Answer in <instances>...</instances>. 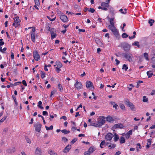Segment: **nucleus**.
Returning <instances> with one entry per match:
<instances>
[{"label": "nucleus", "instance_id": "obj_46", "mask_svg": "<svg viewBox=\"0 0 155 155\" xmlns=\"http://www.w3.org/2000/svg\"><path fill=\"white\" fill-rule=\"evenodd\" d=\"M35 5L37 6H39L40 5L39 0H34Z\"/></svg>", "mask_w": 155, "mask_h": 155}, {"label": "nucleus", "instance_id": "obj_21", "mask_svg": "<svg viewBox=\"0 0 155 155\" xmlns=\"http://www.w3.org/2000/svg\"><path fill=\"white\" fill-rule=\"evenodd\" d=\"M51 39L55 38L57 36L56 34L51 31Z\"/></svg>", "mask_w": 155, "mask_h": 155}, {"label": "nucleus", "instance_id": "obj_18", "mask_svg": "<svg viewBox=\"0 0 155 155\" xmlns=\"http://www.w3.org/2000/svg\"><path fill=\"white\" fill-rule=\"evenodd\" d=\"M86 87L87 88L90 87H94L92 83L90 81L86 82Z\"/></svg>", "mask_w": 155, "mask_h": 155}, {"label": "nucleus", "instance_id": "obj_2", "mask_svg": "<svg viewBox=\"0 0 155 155\" xmlns=\"http://www.w3.org/2000/svg\"><path fill=\"white\" fill-rule=\"evenodd\" d=\"M125 104L127 105L128 106L130 107L131 110L133 111L135 110V108L134 105L133 104L130 102L129 100L128 99H126L124 100Z\"/></svg>", "mask_w": 155, "mask_h": 155}, {"label": "nucleus", "instance_id": "obj_30", "mask_svg": "<svg viewBox=\"0 0 155 155\" xmlns=\"http://www.w3.org/2000/svg\"><path fill=\"white\" fill-rule=\"evenodd\" d=\"M132 45L133 46L134 45L137 46L139 48L140 47V45H139V42L137 41H135L134 43L132 44Z\"/></svg>", "mask_w": 155, "mask_h": 155}, {"label": "nucleus", "instance_id": "obj_24", "mask_svg": "<svg viewBox=\"0 0 155 155\" xmlns=\"http://www.w3.org/2000/svg\"><path fill=\"white\" fill-rule=\"evenodd\" d=\"M147 75L148 76V78H151L152 75H153V73H152L151 71H148L147 72Z\"/></svg>", "mask_w": 155, "mask_h": 155}, {"label": "nucleus", "instance_id": "obj_36", "mask_svg": "<svg viewBox=\"0 0 155 155\" xmlns=\"http://www.w3.org/2000/svg\"><path fill=\"white\" fill-rule=\"evenodd\" d=\"M45 127L46 130H52L53 128V126L52 125H51L49 127H48L47 126H45Z\"/></svg>", "mask_w": 155, "mask_h": 155}, {"label": "nucleus", "instance_id": "obj_41", "mask_svg": "<svg viewBox=\"0 0 155 155\" xmlns=\"http://www.w3.org/2000/svg\"><path fill=\"white\" fill-rule=\"evenodd\" d=\"M41 78H42L43 79L45 78V73L43 71H41Z\"/></svg>", "mask_w": 155, "mask_h": 155}, {"label": "nucleus", "instance_id": "obj_5", "mask_svg": "<svg viewBox=\"0 0 155 155\" xmlns=\"http://www.w3.org/2000/svg\"><path fill=\"white\" fill-rule=\"evenodd\" d=\"M35 28H32V31L31 32V37L32 41L34 42L35 41Z\"/></svg>", "mask_w": 155, "mask_h": 155}, {"label": "nucleus", "instance_id": "obj_22", "mask_svg": "<svg viewBox=\"0 0 155 155\" xmlns=\"http://www.w3.org/2000/svg\"><path fill=\"white\" fill-rule=\"evenodd\" d=\"M56 65L59 68H61L62 67V64L59 61H57L56 62Z\"/></svg>", "mask_w": 155, "mask_h": 155}, {"label": "nucleus", "instance_id": "obj_8", "mask_svg": "<svg viewBox=\"0 0 155 155\" xmlns=\"http://www.w3.org/2000/svg\"><path fill=\"white\" fill-rule=\"evenodd\" d=\"M33 56L35 60L36 61H38L40 58V56L38 54L37 51H33Z\"/></svg>", "mask_w": 155, "mask_h": 155}, {"label": "nucleus", "instance_id": "obj_15", "mask_svg": "<svg viewBox=\"0 0 155 155\" xmlns=\"http://www.w3.org/2000/svg\"><path fill=\"white\" fill-rule=\"evenodd\" d=\"M15 150V148L14 147L10 148L6 150V152L8 153H14Z\"/></svg>", "mask_w": 155, "mask_h": 155}, {"label": "nucleus", "instance_id": "obj_52", "mask_svg": "<svg viewBox=\"0 0 155 155\" xmlns=\"http://www.w3.org/2000/svg\"><path fill=\"white\" fill-rule=\"evenodd\" d=\"M95 11V9L93 8H90L89 9L88 11L89 12H91L92 13H94Z\"/></svg>", "mask_w": 155, "mask_h": 155}, {"label": "nucleus", "instance_id": "obj_11", "mask_svg": "<svg viewBox=\"0 0 155 155\" xmlns=\"http://www.w3.org/2000/svg\"><path fill=\"white\" fill-rule=\"evenodd\" d=\"M61 20L64 22H66L68 21V18L67 16L65 15H61L60 16V17Z\"/></svg>", "mask_w": 155, "mask_h": 155}, {"label": "nucleus", "instance_id": "obj_39", "mask_svg": "<svg viewBox=\"0 0 155 155\" xmlns=\"http://www.w3.org/2000/svg\"><path fill=\"white\" fill-rule=\"evenodd\" d=\"M20 23H18L17 22H14L12 24V25L14 26L15 28H17L20 26Z\"/></svg>", "mask_w": 155, "mask_h": 155}, {"label": "nucleus", "instance_id": "obj_60", "mask_svg": "<svg viewBox=\"0 0 155 155\" xmlns=\"http://www.w3.org/2000/svg\"><path fill=\"white\" fill-rule=\"evenodd\" d=\"M11 57L12 59H14V54L13 52H11Z\"/></svg>", "mask_w": 155, "mask_h": 155}, {"label": "nucleus", "instance_id": "obj_29", "mask_svg": "<svg viewBox=\"0 0 155 155\" xmlns=\"http://www.w3.org/2000/svg\"><path fill=\"white\" fill-rule=\"evenodd\" d=\"M61 132L64 134H67L70 132V131L67 130L66 129L62 130H61Z\"/></svg>", "mask_w": 155, "mask_h": 155}, {"label": "nucleus", "instance_id": "obj_9", "mask_svg": "<svg viewBox=\"0 0 155 155\" xmlns=\"http://www.w3.org/2000/svg\"><path fill=\"white\" fill-rule=\"evenodd\" d=\"M113 135L110 133H108L105 135V139L107 141H110L113 137Z\"/></svg>", "mask_w": 155, "mask_h": 155}, {"label": "nucleus", "instance_id": "obj_51", "mask_svg": "<svg viewBox=\"0 0 155 155\" xmlns=\"http://www.w3.org/2000/svg\"><path fill=\"white\" fill-rule=\"evenodd\" d=\"M47 18L51 21H54L56 18V17H55L54 18H51L49 16H47Z\"/></svg>", "mask_w": 155, "mask_h": 155}, {"label": "nucleus", "instance_id": "obj_40", "mask_svg": "<svg viewBox=\"0 0 155 155\" xmlns=\"http://www.w3.org/2000/svg\"><path fill=\"white\" fill-rule=\"evenodd\" d=\"M148 101V98L147 97L145 96H143V102H147Z\"/></svg>", "mask_w": 155, "mask_h": 155}, {"label": "nucleus", "instance_id": "obj_64", "mask_svg": "<svg viewBox=\"0 0 155 155\" xmlns=\"http://www.w3.org/2000/svg\"><path fill=\"white\" fill-rule=\"evenodd\" d=\"M155 94V90H153L150 93V94L151 95H153Z\"/></svg>", "mask_w": 155, "mask_h": 155}, {"label": "nucleus", "instance_id": "obj_3", "mask_svg": "<svg viewBox=\"0 0 155 155\" xmlns=\"http://www.w3.org/2000/svg\"><path fill=\"white\" fill-rule=\"evenodd\" d=\"M104 117V116L100 117L98 119L97 122L99 127L101 126L105 123Z\"/></svg>", "mask_w": 155, "mask_h": 155}, {"label": "nucleus", "instance_id": "obj_57", "mask_svg": "<svg viewBox=\"0 0 155 155\" xmlns=\"http://www.w3.org/2000/svg\"><path fill=\"white\" fill-rule=\"evenodd\" d=\"M60 68H59L58 67H56L55 68V71L58 72L59 73V72L61 71V70L60 69Z\"/></svg>", "mask_w": 155, "mask_h": 155}, {"label": "nucleus", "instance_id": "obj_63", "mask_svg": "<svg viewBox=\"0 0 155 155\" xmlns=\"http://www.w3.org/2000/svg\"><path fill=\"white\" fill-rule=\"evenodd\" d=\"M151 61L152 63H155V57H153L152 58Z\"/></svg>", "mask_w": 155, "mask_h": 155}, {"label": "nucleus", "instance_id": "obj_13", "mask_svg": "<svg viewBox=\"0 0 155 155\" xmlns=\"http://www.w3.org/2000/svg\"><path fill=\"white\" fill-rule=\"evenodd\" d=\"M124 127L123 125L122 124H115L113 127V128L114 129H121Z\"/></svg>", "mask_w": 155, "mask_h": 155}, {"label": "nucleus", "instance_id": "obj_49", "mask_svg": "<svg viewBox=\"0 0 155 155\" xmlns=\"http://www.w3.org/2000/svg\"><path fill=\"white\" fill-rule=\"evenodd\" d=\"M108 8L110 10V11L112 13H114V11L113 8L109 6Z\"/></svg>", "mask_w": 155, "mask_h": 155}, {"label": "nucleus", "instance_id": "obj_19", "mask_svg": "<svg viewBox=\"0 0 155 155\" xmlns=\"http://www.w3.org/2000/svg\"><path fill=\"white\" fill-rule=\"evenodd\" d=\"M106 120L109 122H113L114 121L113 118L110 116H108L106 117Z\"/></svg>", "mask_w": 155, "mask_h": 155}, {"label": "nucleus", "instance_id": "obj_50", "mask_svg": "<svg viewBox=\"0 0 155 155\" xmlns=\"http://www.w3.org/2000/svg\"><path fill=\"white\" fill-rule=\"evenodd\" d=\"M7 118V116H4V117L2 119H1V120H0V122H1V123L3 122Z\"/></svg>", "mask_w": 155, "mask_h": 155}, {"label": "nucleus", "instance_id": "obj_6", "mask_svg": "<svg viewBox=\"0 0 155 155\" xmlns=\"http://www.w3.org/2000/svg\"><path fill=\"white\" fill-rule=\"evenodd\" d=\"M41 126V124L39 122H38L34 125L36 131L38 132H39L40 131Z\"/></svg>", "mask_w": 155, "mask_h": 155}, {"label": "nucleus", "instance_id": "obj_37", "mask_svg": "<svg viewBox=\"0 0 155 155\" xmlns=\"http://www.w3.org/2000/svg\"><path fill=\"white\" fill-rule=\"evenodd\" d=\"M122 69H124L125 71H126L128 69V67L126 64H124L123 65Z\"/></svg>", "mask_w": 155, "mask_h": 155}, {"label": "nucleus", "instance_id": "obj_28", "mask_svg": "<svg viewBox=\"0 0 155 155\" xmlns=\"http://www.w3.org/2000/svg\"><path fill=\"white\" fill-rule=\"evenodd\" d=\"M154 22V20L152 19H149L148 21V23L150 24V26L153 25V23Z\"/></svg>", "mask_w": 155, "mask_h": 155}, {"label": "nucleus", "instance_id": "obj_31", "mask_svg": "<svg viewBox=\"0 0 155 155\" xmlns=\"http://www.w3.org/2000/svg\"><path fill=\"white\" fill-rule=\"evenodd\" d=\"M123 11V9L122 8H121L120 9L119 11L121 13L123 14H125L127 13V10L125 8L124 9Z\"/></svg>", "mask_w": 155, "mask_h": 155}, {"label": "nucleus", "instance_id": "obj_34", "mask_svg": "<svg viewBox=\"0 0 155 155\" xmlns=\"http://www.w3.org/2000/svg\"><path fill=\"white\" fill-rule=\"evenodd\" d=\"M116 146V145L114 144H112L108 146V148L110 149H112L114 148Z\"/></svg>", "mask_w": 155, "mask_h": 155}, {"label": "nucleus", "instance_id": "obj_61", "mask_svg": "<svg viewBox=\"0 0 155 155\" xmlns=\"http://www.w3.org/2000/svg\"><path fill=\"white\" fill-rule=\"evenodd\" d=\"M151 139H150L147 140V144L151 145Z\"/></svg>", "mask_w": 155, "mask_h": 155}, {"label": "nucleus", "instance_id": "obj_25", "mask_svg": "<svg viewBox=\"0 0 155 155\" xmlns=\"http://www.w3.org/2000/svg\"><path fill=\"white\" fill-rule=\"evenodd\" d=\"M114 140L115 142H116L119 139V137L118 135V134L116 133H115L114 134Z\"/></svg>", "mask_w": 155, "mask_h": 155}, {"label": "nucleus", "instance_id": "obj_14", "mask_svg": "<svg viewBox=\"0 0 155 155\" xmlns=\"http://www.w3.org/2000/svg\"><path fill=\"white\" fill-rule=\"evenodd\" d=\"M71 146L68 144L64 149L63 152L65 153L68 152L70 150L71 148Z\"/></svg>", "mask_w": 155, "mask_h": 155}, {"label": "nucleus", "instance_id": "obj_1", "mask_svg": "<svg viewBox=\"0 0 155 155\" xmlns=\"http://www.w3.org/2000/svg\"><path fill=\"white\" fill-rule=\"evenodd\" d=\"M123 57L126 61L130 62L133 61L134 57L132 54L130 52H126L122 54Z\"/></svg>", "mask_w": 155, "mask_h": 155}, {"label": "nucleus", "instance_id": "obj_45", "mask_svg": "<svg viewBox=\"0 0 155 155\" xmlns=\"http://www.w3.org/2000/svg\"><path fill=\"white\" fill-rule=\"evenodd\" d=\"M137 145V146L136 147L137 150V151H139V148L141 149L142 147H141L140 144V143H138Z\"/></svg>", "mask_w": 155, "mask_h": 155}, {"label": "nucleus", "instance_id": "obj_10", "mask_svg": "<svg viewBox=\"0 0 155 155\" xmlns=\"http://www.w3.org/2000/svg\"><path fill=\"white\" fill-rule=\"evenodd\" d=\"M130 45L128 43H125L123 45V48L124 51H128L130 48Z\"/></svg>", "mask_w": 155, "mask_h": 155}, {"label": "nucleus", "instance_id": "obj_59", "mask_svg": "<svg viewBox=\"0 0 155 155\" xmlns=\"http://www.w3.org/2000/svg\"><path fill=\"white\" fill-rule=\"evenodd\" d=\"M90 154L91 153L88 150L85 151L84 153V155H90Z\"/></svg>", "mask_w": 155, "mask_h": 155}, {"label": "nucleus", "instance_id": "obj_47", "mask_svg": "<svg viewBox=\"0 0 155 155\" xmlns=\"http://www.w3.org/2000/svg\"><path fill=\"white\" fill-rule=\"evenodd\" d=\"M122 36L123 38H126L128 36V35H127L126 33H124L122 34Z\"/></svg>", "mask_w": 155, "mask_h": 155}, {"label": "nucleus", "instance_id": "obj_20", "mask_svg": "<svg viewBox=\"0 0 155 155\" xmlns=\"http://www.w3.org/2000/svg\"><path fill=\"white\" fill-rule=\"evenodd\" d=\"M96 150V148L94 146L91 147L89 149L88 151L90 152V153H92Z\"/></svg>", "mask_w": 155, "mask_h": 155}, {"label": "nucleus", "instance_id": "obj_33", "mask_svg": "<svg viewBox=\"0 0 155 155\" xmlns=\"http://www.w3.org/2000/svg\"><path fill=\"white\" fill-rule=\"evenodd\" d=\"M48 152L51 155H57L56 153L51 150H49Z\"/></svg>", "mask_w": 155, "mask_h": 155}, {"label": "nucleus", "instance_id": "obj_16", "mask_svg": "<svg viewBox=\"0 0 155 155\" xmlns=\"http://www.w3.org/2000/svg\"><path fill=\"white\" fill-rule=\"evenodd\" d=\"M132 134V130H130L125 134V137L127 139H128L130 137V135Z\"/></svg>", "mask_w": 155, "mask_h": 155}, {"label": "nucleus", "instance_id": "obj_23", "mask_svg": "<svg viewBox=\"0 0 155 155\" xmlns=\"http://www.w3.org/2000/svg\"><path fill=\"white\" fill-rule=\"evenodd\" d=\"M101 5L102 7H108L109 6V5L108 4V3L103 2H101Z\"/></svg>", "mask_w": 155, "mask_h": 155}, {"label": "nucleus", "instance_id": "obj_38", "mask_svg": "<svg viewBox=\"0 0 155 155\" xmlns=\"http://www.w3.org/2000/svg\"><path fill=\"white\" fill-rule=\"evenodd\" d=\"M58 87L60 91L62 92L63 91V89L61 84H59L58 85Z\"/></svg>", "mask_w": 155, "mask_h": 155}, {"label": "nucleus", "instance_id": "obj_53", "mask_svg": "<svg viewBox=\"0 0 155 155\" xmlns=\"http://www.w3.org/2000/svg\"><path fill=\"white\" fill-rule=\"evenodd\" d=\"M62 59L64 60L63 62L64 63H67L68 62V61L67 60H66V58L65 57H62Z\"/></svg>", "mask_w": 155, "mask_h": 155}, {"label": "nucleus", "instance_id": "obj_12", "mask_svg": "<svg viewBox=\"0 0 155 155\" xmlns=\"http://www.w3.org/2000/svg\"><path fill=\"white\" fill-rule=\"evenodd\" d=\"M114 18H111L110 19L109 22L110 25H108V28L115 27L114 26Z\"/></svg>", "mask_w": 155, "mask_h": 155}, {"label": "nucleus", "instance_id": "obj_44", "mask_svg": "<svg viewBox=\"0 0 155 155\" xmlns=\"http://www.w3.org/2000/svg\"><path fill=\"white\" fill-rule=\"evenodd\" d=\"M6 50L7 48L6 47L4 48L3 49H2V47H1L0 48V51L3 53H4Z\"/></svg>", "mask_w": 155, "mask_h": 155}, {"label": "nucleus", "instance_id": "obj_42", "mask_svg": "<svg viewBox=\"0 0 155 155\" xmlns=\"http://www.w3.org/2000/svg\"><path fill=\"white\" fill-rule=\"evenodd\" d=\"M95 41L96 43L98 45H100L101 43L100 40L98 38H96L95 39Z\"/></svg>", "mask_w": 155, "mask_h": 155}, {"label": "nucleus", "instance_id": "obj_58", "mask_svg": "<svg viewBox=\"0 0 155 155\" xmlns=\"http://www.w3.org/2000/svg\"><path fill=\"white\" fill-rule=\"evenodd\" d=\"M43 115L44 116H47L48 114V113L46 111H43L42 112Z\"/></svg>", "mask_w": 155, "mask_h": 155}, {"label": "nucleus", "instance_id": "obj_55", "mask_svg": "<svg viewBox=\"0 0 155 155\" xmlns=\"http://www.w3.org/2000/svg\"><path fill=\"white\" fill-rule=\"evenodd\" d=\"M62 140L63 141L65 142H67L68 140V139L64 137H62Z\"/></svg>", "mask_w": 155, "mask_h": 155}, {"label": "nucleus", "instance_id": "obj_56", "mask_svg": "<svg viewBox=\"0 0 155 155\" xmlns=\"http://www.w3.org/2000/svg\"><path fill=\"white\" fill-rule=\"evenodd\" d=\"M30 36L29 34H27L25 35L26 39L27 40H28L30 39Z\"/></svg>", "mask_w": 155, "mask_h": 155}, {"label": "nucleus", "instance_id": "obj_62", "mask_svg": "<svg viewBox=\"0 0 155 155\" xmlns=\"http://www.w3.org/2000/svg\"><path fill=\"white\" fill-rule=\"evenodd\" d=\"M22 83L25 86H27V84L25 80H23L22 81Z\"/></svg>", "mask_w": 155, "mask_h": 155}, {"label": "nucleus", "instance_id": "obj_43", "mask_svg": "<svg viewBox=\"0 0 155 155\" xmlns=\"http://www.w3.org/2000/svg\"><path fill=\"white\" fill-rule=\"evenodd\" d=\"M105 140L102 141L100 144V146L101 148H103V147H102V146L105 145Z\"/></svg>", "mask_w": 155, "mask_h": 155}, {"label": "nucleus", "instance_id": "obj_35", "mask_svg": "<svg viewBox=\"0 0 155 155\" xmlns=\"http://www.w3.org/2000/svg\"><path fill=\"white\" fill-rule=\"evenodd\" d=\"M146 60L148 61L149 60V58H148V55L147 53H144L143 54Z\"/></svg>", "mask_w": 155, "mask_h": 155}, {"label": "nucleus", "instance_id": "obj_4", "mask_svg": "<svg viewBox=\"0 0 155 155\" xmlns=\"http://www.w3.org/2000/svg\"><path fill=\"white\" fill-rule=\"evenodd\" d=\"M113 32V34L116 37H117L119 35V33L115 27L108 28Z\"/></svg>", "mask_w": 155, "mask_h": 155}, {"label": "nucleus", "instance_id": "obj_7", "mask_svg": "<svg viewBox=\"0 0 155 155\" xmlns=\"http://www.w3.org/2000/svg\"><path fill=\"white\" fill-rule=\"evenodd\" d=\"M75 82L74 86L77 89L79 90L82 87V84L81 82L78 81L77 80H75Z\"/></svg>", "mask_w": 155, "mask_h": 155}, {"label": "nucleus", "instance_id": "obj_26", "mask_svg": "<svg viewBox=\"0 0 155 155\" xmlns=\"http://www.w3.org/2000/svg\"><path fill=\"white\" fill-rule=\"evenodd\" d=\"M15 22H17L18 23H20L21 21L19 18V17L18 16H17L15 18H14Z\"/></svg>", "mask_w": 155, "mask_h": 155}, {"label": "nucleus", "instance_id": "obj_32", "mask_svg": "<svg viewBox=\"0 0 155 155\" xmlns=\"http://www.w3.org/2000/svg\"><path fill=\"white\" fill-rule=\"evenodd\" d=\"M91 125L93 126H94L95 127H99L97 122V123H94V122H93L92 121L91 122Z\"/></svg>", "mask_w": 155, "mask_h": 155}, {"label": "nucleus", "instance_id": "obj_17", "mask_svg": "<svg viewBox=\"0 0 155 155\" xmlns=\"http://www.w3.org/2000/svg\"><path fill=\"white\" fill-rule=\"evenodd\" d=\"M35 154L36 155H41V150L38 147L36 148Z\"/></svg>", "mask_w": 155, "mask_h": 155}, {"label": "nucleus", "instance_id": "obj_27", "mask_svg": "<svg viewBox=\"0 0 155 155\" xmlns=\"http://www.w3.org/2000/svg\"><path fill=\"white\" fill-rule=\"evenodd\" d=\"M125 142V138L123 137H121L120 139V143H123Z\"/></svg>", "mask_w": 155, "mask_h": 155}, {"label": "nucleus", "instance_id": "obj_48", "mask_svg": "<svg viewBox=\"0 0 155 155\" xmlns=\"http://www.w3.org/2000/svg\"><path fill=\"white\" fill-rule=\"evenodd\" d=\"M120 108L123 110H125V107L123 104H121L120 105Z\"/></svg>", "mask_w": 155, "mask_h": 155}, {"label": "nucleus", "instance_id": "obj_54", "mask_svg": "<svg viewBox=\"0 0 155 155\" xmlns=\"http://www.w3.org/2000/svg\"><path fill=\"white\" fill-rule=\"evenodd\" d=\"M77 139L76 138H75L73 139L71 142V143L72 144L76 142V141L77 140Z\"/></svg>", "mask_w": 155, "mask_h": 155}]
</instances>
